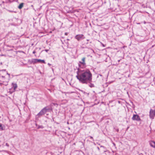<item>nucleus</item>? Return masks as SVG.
<instances>
[{"label": "nucleus", "instance_id": "aec40b11", "mask_svg": "<svg viewBox=\"0 0 155 155\" xmlns=\"http://www.w3.org/2000/svg\"><path fill=\"white\" fill-rule=\"evenodd\" d=\"M101 44L102 45V46L103 47H105L106 46V44H103L101 42Z\"/></svg>", "mask_w": 155, "mask_h": 155}, {"label": "nucleus", "instance_id": "b1692460", "mask_svg": "<svg viewBox=\"0 0 155 155\" xmlns=\"http://www.w3.org/2000/svg\"><path fill=\"white\" fill-rule=\"evenodd\" d=\"M35 53H36V51H35V50H34V51H33V52H32L33 54H35Z\"/></svg>", "mask_w": 155, "mask_h": 155}, {"label": "nucleus", "instance_id": "f3484780", "mask_svg": "<svg viewBox=\"0 0 155 155\" xmlns=\"http://www.w3.org/2000/svg\"><path fill=\"white\" fill-rule=\"evenodd\" d=\"M7 46L9 47L10 48H11V49H10L9 50H12V48H14V46H9L8 45H7Z\"/></svg>", "mask_w": 155, "mask_h": 155}, {"label": "nucleus", "instance_id": "37998d69", "mask_svg": "<svg viewBox=\"0 0 155 155\" xmlns=\"http://www.w3.org/2000/svg\"><path fill=\"white\" fill-rule=\"evenodd\" d=\"M137 24H140V23H138Z\"/></svg>", "mask_w": 155, "mask_h": 155}, {"label": "nucleus", "instance_id": "a19ab883", "mask_svg": "<svg viewBox=\"0 0 155 155\" xmlns=\"http://www.w3.org/2000/svg\"><path fill=\"white\" fill-rule=\"evenodd\" d=\"M67 41H68L69 40V39H67Z\"/></svg>", "mask_w": 155, "mask_h": 155}, {"label": "nucleus", "instance_id": "f704fd0d", "mask_svg": "<svg viewBox=\"0 0 155 155\" xmlns=\"http://www.w3.org/2000/svg\"><path fill=\"white\" fill-rule=\"evenodd\" d=\"M9 12H13V11H9Z\"/></svg>", "mask_w": 155, "mask_h": 155}, {"label": "nucleus", "instance_id": "79ce46f5", "mask_svg": "<svg viewBox=\"0 0 155 155\" xmlns=\"http://www.w3.org/2000/svg\"><path fill=\"white\" fill-rule=\"evenodd\" d=\"M106 152V150H104V152Z\"/></svg>", "mask_w": 155, "mask_h": 155}, {"label": "nucleus", "instance_id": "7ed1b4c3", "mask_svg": "<svg viewBox=\"0 0 155 155\" xmlns=\"http://www.w3.org/2000/svg\"><path fill=\"white\" fill-rule=\"evenodd\" d=\"M132 119L133 120H135L138 122L140 121H141V119L140 117L137 114H134L132 118Z\"/></svg>", "mask_w": 155, "mask_h": 155}, {"label": "nucleus", "instance_id": "5701e85b", "mask_svg": "<svg viewBox=\"0 0 155 155\" xmlns=\"http://www.w3.org/2000/svg\"><path fill=\"white\" fill-rule=\"evenodd\" d=\"M6 145L7 146V147H9V144L8 143H6Z\"/></svg>", "mask_w": 155, "mask_h": 155}, {"label": "nucleus", "instance_id": "473e14b6", "mask_svg": "<svg viewBox=\"0 0 155 155\" xmlns=\"http://www.w3.org/2000/svg\"><path fill=\"white\" fill-rule=\"evenodd\" d=\"M2 62H1L0 63V65H2Z\"/></svg>", "mask_w": 155, "mask_h": 155}, {"label": "nucleus", "instance_id": "7c9ffc66", "mask_svg": "<svg viewBox=\"0 0 155 155\" xmlns=\"http://www.w3.org/2000/svg\"><path fill=\"white\" fill-rule=\"evenodd\" d=\"M35 125L36 126H37L38 127V126L37 123H35Z\"/></svg>", "mask_w": 155, "mask_h": 155}, {"label": "nucleus", "instance_id": "72a5a7b5", "mask_svg": "<svg viewBox=\"0 0 155 155\" xmlns=\"http://www.w3.org/2000/svg\"><path fill=\"white\" fill-rule=\"evenodd\" d=\"M53 104L54 105H55V104H54V103Z\"/></svg>", "mask_w": 155, "mask_h": 155}, {"label": "nucleus", "instance_id": "9b49d317", "mask_svg": "<svg viewBox=\"0 0 155 155\" xmlns=\"http://www.w3.org/2000/svg\"><path fill=\"white\" fill-rule=\"evenodd\" d=\"M150 145L151 147L155 148V142L152 141L150 142Z\"/></svg>", "mask_w": 155, "mask_h": 155}, {"label": "nucleus", "instance_id": "dca6fc26", "mask_svg": "<svg viewBox=\"0 0 155 155\" xmlns=\"http://www.w3.org/2000/svg\"><path fill=\"white\" fill-rule=\"evenodd\" d=\"M43 127L42 125H38V126L37 128L38 129H39V128H43Z\"/></svg>", "mask_w": 155, "mask_h": 155}, {"label": "nucleus", "instance_id": "cd10ccee", "mask_svg": "<svg viewBox=\"0 0 155 155\" xmlns=\"http://www.w3.org/2000/svg\"><path fill=\"white\" fill-rule=\"evenodd\" d=\"M48 65L49 66H51V65L50 64V63H48Z\"/></svg>", "mask_w": 155, "mask_h": 155}, {"label": "nucleus", "instance_id": "58836bf2", "mask_svg": "<svg viewBox=\"0 0 155 155\" xmlns=\"http://www.w3.org/2000/svg\"><path fill=\"white\" fill-rule=\"evenodd\" d=\"M61 41L62 42L63 41H62V39H61Z\"/></svg>", "mask_w": 155, "mask_h": 155}, {"label": "nucleus", "instance_id": "6e6552de", "mask_svg": "<svg viewBox=\"0 0 155 155\" xmlns=\"http://www.w3.org/2000/svg\"><path fill=\"white\" fill-rule=\"evenodd\" d=\"M85 58L84 57V58H82V61H80L79 62V63L80 64H82L83 66L85 65H86V63L85 62Z\"/></svg>", "mask_w": 155, "mask_h": 155}, {"label": "nucleus", "instance_id": "39448f33", "mask_svg": "<svg viewBox=\"0 0 155 155\" xmlns=\"http://www.w3.org/2000/svg\"><path fill=\"white\" fill-rule=\"evenodd\" d=\"M154 112L153 111V110L151 109L150 111V117L151 119H153L154 117L155 116L154 114Z\"/></svg>", "mask_w": 155, "mask_h": 155}, {"label": "nucleus", "instance_id": "a878e982", "mask_svg": "<svg viewBox=\"0 0 155 155\" xmlns=\"http://www.w3.org/2000/svg\"><path fill=\"white\" fill-rule=\"evenodd\" d=\"M113 144L114 146H116V144L114 143H113Z\"/></svg>", "mask_w": 155, "mask_h": 155}, {"label": "nucleus", "instance_id": "1a4fd4ad", "mask_svg": "<svg viewBox=\"0 0 155 155\" xmlns=\"http://www.w3.org/2000/svg\"><path fill=\"white\" fill-rule=\"evenodd\" d=\"M12 87L13 88L14 90L15 91L16 89L17 88L18 86L16 83H12Z\"/></svg>", "mask_w": 155, "mask_h": 155}, {"label": "nucleus", "instance_id": "ea45409f", "mask_svg": "<svg viewBox=\"0 0 155 155\" xmlns=\"http://www.w3.org/2000/svg\"><path fill=\"white\" fill-rule=\"evenodd\" d=\"M20 52H23V53H24V52L23 51H21Z\"/></svg>", "mask_w": 155, "mask_h": 155}, {"label": "nucleus", "instance_id": "412c9836", "mask_svg": "<svg viewBox=\"0 0 155 155\" xmlns=\"http://www.w3.org/2000/svg\"><path fill=\"white\" fill-rule=\"evenodd\" d=\"M100 147H101L103 148H104V149H105V148H106L105 147H104V146H101Z\"/></svg>", "mask_w": 155, "mask_h": 155}, {"label": "nucleus", "instance_id": "2f4dec72", "mask_svg": "<svg viewBox=\"0 0 155 155\" xmlns=\"http://www.w3.org/2000/svg\"><path fill=\"white\" fill-rule=\"evenodd\" d=\"M153 112H155V113H154V114H155V110H153Z\"/></svg>", "mask_w": 155, "mask_h": 155}, {"label": "nucleus", "instance_id": "4468645a", "mask_svg": "<svg viewBox=\"0 0 155 155\" xmlns=\"http://www.w3.org/2000/svg\"><path fill=\"white\" fill-rule=\"evenodd\" d=\"M5 77L3 76L0 75V79H2L3 81V82L4 81L5 79Z\"/></svg>", "mask_w": 155, "mask_h": 155}, {"label": "nucleus", "instance_id": "ddd939ff", "mask_svg": "<svg viewBox=\"0 0 155 155\" xmlns=\"http://www.w3.org/2000/svg\"><path fill=\"white\" fill-rule=\"evenodd\" d=\"M23 5H24L23 3H21L18 6V8L20 9L22 8V7H23Z\"/></svg>", "mask_w": 155, "mask_h": 155}, {"label": "nucleus", "instance_id": "c756f323", "mask_svg": "<svg viewBox=\"0 0 155 155\" xmlns=\"http://www.w3.org/2000/svg\"><path fill=\"white\" fill-rule=\"evenodd\" d=\"M2 71H6V69H3L1 70Z\"/></svg>", "mask_w": 155, "mask_h": 155}, {"label": "nucleus", "instance_id": "9d476101", "mask_svg": "<svg viewBox=\"0 0 155 155\" xmlns=\"http://www.w3.org/2000/svg\"><path fill=\"white\" fill-rule=\"evenodd\" d=\"M37 63L38 62L44 64H46L45 61L44 60L36 59Z\"/></svg>", "mask_w": 155, "mask_h": 155}, {"label": "nucleus", "instance_id": "c9c22d12", "mask_svg": "<svg viewBox=\"0 0 155 155\" xmlns=\"http://www.w3.org/2000/svg\"><path fill=\"white\" fill-rule=\"evenodd\" d=\"M117 132H118V131H119V130H118V129H117Z\"/></svg>", "mask_w": 155, "mask_h": 155}, {"label": "nucleus", "instance_id": "4c0bfd02", "mask_svg": "<svg viewBox=\"0 0 155 155\" xmlns=\"http://www.w3.org/2000/svg\"><path fill=\"white\" fill-rule=\"evenodd\" d=\"M118 103H119V104H120V101H118Z\"/></svg>", "mask_w": 155, "mask_h": 155}, {"label": "nucleus", "instance_id": "2eb2a0df", "mask_svg": "<svg viewBox=\"0 0 155 155\" xmlns=\"http://www.w3.org/2000/svg\"><path fill=\"white\" fill-rule=\"evenodd\" d=\"M0 130H4V127L1 124H0Z\"/></svg>", "mask_w": 155, "mask_h": 155}, {"label": "nucleus", "instance_id": "20e7f679", "mask_svg": "<svg viewBox=\"0 0 155 155\" xmlns=\"http://www.w3.org/2000/svg\"><path fill=\"white\" fill-rule=\"evenodd\" d=\"M28 62L30 64H34L37 63L36 59H32L31 60H29L28 61Z\"/></svg>", "mask_w": 155, "mask_h": 155}, {"label": "nucleus", "instance_id": "f03ea898", "mask_svg": "<svg viewBox=\"0 0 155 155\" xmlns=\"http://www.w3.org/2000/svg\"><path fill=\"white\" fill-rule=\"evenodd\" d=\"M46 111L44 108H43L39 112L37 115L36 118H38L41 117L43 115H44L46 113Z\"/></svg>", "mask_w": 155, "mask_h": 155}, {"label": "nucleus", "instance_id": "a211bd4d", "mask_svg": "<svg viewBox=\"0 0 155 155\" xmlns=\"http://www.w3.org/2000/svg\"><path fill=\"white\" fill-rule=\"evenodd\" d=\"M84 94L86 95H87V96H88V95H89V93H87L86 92H84Z\"/></svg>", "mask_w": 155, "mask_h": 155}, {"label": "nucleus", "instance_id": "423d86ee", "mask_svg": "<svg viewBox=\"0 0 155 155\" xmlns=\"http://www.w3.org/2000/svg\"><path fill=\"white\" fill-rule=\"evenodd\" d=\"M45 109V110L46 112H50L52 110V109L51 107L49 106H47L44 107Z\"/></svg>", "mask_w": 155, "mask_h": 155}, {"label": "nucleus", "instance_id": "c85d7f7f", "mask_svg": "<svg viewBox=\"0 0 155 155\" xmlns=\"http://www.w3.org/2000/svg\"><path fill=\"white\" fill-rule=\"evenodd\" d=\"M7 74L9 76H10V74H8V72L7 73Z\"/></svg>", "mask_w": 155, "mask_h": 155}, {"label": "nucleus", "instance_id": "bb28decb", "mask_svg": "<svg viewBox=\"0 0 155 155\" xmlns=\"http://www.w3.org/2000/svg\"><path fill=\"white\" fill-rule=\"evenodd\" d=\"M68 34V33L67 32H66L65 33V35H67Z\"/></svg>", "mask_w": 155, "mask_h": 155}, {"label": "nucleus", "instance_id": "0eeeda50", "mask_svg": "<svg viewBox=\"0 0 155 155\" xmlns=\"http://www.w3.org/2000/svg\"><path fill=\"white\" fill-rule=\"evenodd\" d=\"M75 39H84L85 38L83 35H76L75 37Z\"/></svg>", "mask_w": 155, "mask_h": 155}, {"label": "nucleus", "instance_id": "f8f14e48", "mask_svg": "<svg viewBox=\"0 0 155 155\" xmlns=\"http://www.w3.org/2000/svg\"><path fill=\"white\" fill-rule=\"evenodd\" d=\"M85 41H84V43L85 45H90V43L91 42H89V39H85Z\"/></svg>", "mask_w": 155, "mask_h": 155}, {"label": "nucleus", "instance_id": "6ab92c4d", "mask_svg": "<svg viewBox=\"0 0 155 155\" xmlns=\"http://www.w3.org/2000/svg\"><path fill=\"white\" fill-rule=\"evenodd\" d=\"M89 137L90 138V139H92L93 141H94V140L92 137L91 136H89Z\"/></svg>", "mask_w": 155, "mask_h": 155}, {"label": "nucleus", "instance_id": "393cba45", "mask_svg": "<svg viewBox=\"0 0 155 155\" xmlns=\"http://www.w3.org/2000/svg\"><path fill=\"white\" fill-rule=\"evenodd\" d=\"M97 149L99 151H100V148H99V147H97Z\"/></svg>", "mask_w": 155, "mask_h": 155}, {"label": "nucleus", "instance_id": "e433bc0d", "mask_svg": "<svg viewBox=\"0 0 155 155\" xmlns=\"http://www.w3.org/2000/svg\"><path fill=\"white\" fill-rule=\"evenodd\" d=\"M144 24H146V22L145 21H144Z\"/></svg>", "mask_w": 155, "mask_h": 155}, {"label": "nucleus", "instance_id": "f257e3e1", "mask_svg": "<svg viewBox=\"0 0 155 155\" xmlns=\"http://www.w3.org/2000/svg\"><path fill=\"white\" fill-rule=\"evenodd\" d=\"M76 77L79 82L82 84H88L89 87H94L92 81V74L89 69L81 70L78 68L76 72Z\"/></svg>", "mask_w": 155, "mask_h": 155}, {"label": "nucleus", "instance_id": "4be33fe9", "mask_svg": "<svg viewBox=\"0 0 155 155\" xmlns=\"http://www.w3.org/2000/svg\"><path fill=\"white\" fill-rule=\"evenodd\" d=\"M45 51L47 52H48V51H49V50L48 49H45Z\"/></svg>", "mask_w": 155, "mask_h": 155}]
</instances>
